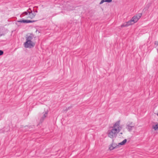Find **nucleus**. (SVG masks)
<instances>
[{"mask_svg":"<svg viewBox=\"0 0 158 158\" xmlns=\"http://www.w3.org/2000/svg\"><path fill=\"white\" fill-rule=\"evenodd\" d=\"M106 2L108 3L111 2L112 1V0H105Z\"/></svg>","mask_w":158,"mask_h":158,"instance_id":"obj_16","label":"nucleus"},{"mask_svg":"<svg viewBox=\"0 0 158 158\" xmlns=\"http://www.w3.org/2000/svg\"><path fill=\"white\" fill-rule=\"evenodd\" d=\"M142 16L141 13H139L134 16L132 19L128 22L124 23L121 25L122 27H127L136 22Z\"/></svg>","mask_w":158,"mask_h":158,"instance_id":"obj_3","label":"nucleus"},{"mask_svg":"<svg viewBox=\"0 0 158 158\" xmlns=\"http://www.w3.org/2000/svg\"><path fill=\"white\" fill-rule=\"evenodd\" d=\"M119 125L120 121H117L114 125L112 129L108 131L107 134L109 137L113 138L116 136L117 133L120 131Z\"/></svg>","mask_w":158,"mask_h":158,"instance_id":"obj_1","label":"nucleus"},{"mask_svg":"<svg viewBox=\"0 0 158 158\" xmlns=\"http://www.w3.org/2000/svg\"><path fill=\"white\" fill-rule=\"evenodd\" d=\"M36 15V13L35 12H34V13H31V15H30V16L28 17H30L31 19H32L34 18Z\"/></svg>","mask_w":158,"mask_h":158,"instance_id":"obj_12","label":"nucleus"},{"mask_svg":"<svg viewBox=\"0 0 158 158\" xmlns=\"http://www.w3.org/2000/svg\"><path fill=\"white\" fill-rule=\"evenodd\" d=\"M157 115L158 116V112H157Z\"/></svg>","mask_w":158,"mask_h":158,"instance_id":"obj_21","label":"nucleus"},{"mask_svg":"<svg viewBox=\"0 0 158 158\" xmlns=\"http://www.w3.org/2000/svg\"><path fill=\"white\" fill-rule=\"evenodd\" d=\"M10 130V127L8 126H6L5 127L3 130L0 131V132H8V131Z\"/></svg>","mask_w":158,"mask_h":158,"instance_id":"obj_7","label":"nucleus"},{"mask_svg":"<svg viewBox=\"0 0 158 158\" xmlns=\"http://www.w3.org/2000/svg\"><path fill=\"white\" fill-rule=\"evenodd\" d=\"M71 108H72V106H69L68 108H66V111H68L69 110V109H70Z\"/></svg>","mask_w":158,"mask_h":158,"instance_id":"obj_18","label":"nucleus"},{"mask_svg":"<svg viewBox=\"0 0 158 158\" xmlns=\"http://www.w3.org/2000/svg\"><path fill=\"white\" fill-rule=\"evenodd\" d=\"M1 116L0 117V120L1 119Z\"/></svg>","mask_w":158,"mask_h":158,"instance_id":"obj_22","label":"nucleus"},{"mask_svg":"<svg viewBox=\"0 0 158 158\" xmlns=\"http://www.w3.org/2000/svg\"><path fill=\"white\" fill-rule=\"evenodd\" d=\"M3 54V52L1 50H0V56H1Z\"/></svg>","mask_w":158,"mask_h":158,"instance_id":"obj_17","label":"nucleus"},{"mask_svg":"<svg viewBox=\"0 0 158 158\" xmlns=\"http://www.w3.org/2000/svg\"><path fill=\"white\" fill-rule=\"evenodd\" d=\"M44 114L43 116L41 118L40 120V123H42L44 121V119L47 116L48 113V111H46L43 113Z\"/></svg>","mask_w":158,"mask_h":158,"instance_id":"obj_6","label":"nucleus"},{"mask_svg":"<svg viewBox=\"0 0 158 158\" xmlns=\"http://www.w3.org/2000/svg\"><path fill=\"white\" fill-rule=\"evenodd\" d=\"M34 35L32 34L27 35L26 37V41L24 44V46L25 48H31L35 46V43L32 40L33 38Z\"/></svg>","mask_w":158,"mask_h":158,"instance_id":"obj_2","label":"nucleus"},{"mask_svg":"<svg viewBox=\"0 0 158 158\" xmlns=\"http://www.w3.org/2000/svg\"><path fill=\"white\" fill-rule=\"evenodd\" d=\"M127 141V140L126 139H124L123 141H122V142L118 143V145H124L125 143H126Z\"/></svg>","mask_w":158,"mask_h":158,"instance_id":"obj_10","label":"nucleus"},{"mask_svg":"<svg viewBox=\"0 0 158 158\" xmlns=\"http://www.w3.org/2000/svg\"><path fill=\"white\" fill-rule=\"evenodd\" d=\"M153 129L155 130H156L158 129V124H157L153 126Z\"/></svg>","mask_w":158,"mask_h":158,"instance_id":"obj_14","label":"nucleus"},{"mask_svg":"<svg viewBox=\"0 0 158 158\" xmlns=\"http://www.w3.org/2000/svg\"><path fill=\"white\" fill-rule=\"evenodd\" d=\"M117 146L115 144H112L109 147V149L110 150H111L116 148Z\"/></svg>","mask_w":158,"mask_h":158,"instance_id":"obj_9","label":"nucleus"},{"mask_svg":"<svg viewBox=\"0 0 158 158\" xmlns=\"http://www.w3.org/2000/svg\"><path fill=\"white\" fill-rule=\"evenodd\" d=\"M2 31H4V32H2V33H1V32H0V36H1L2 35H4L7 32L6 30L4 29H2Z\"/></svg>","mask_w":158,"mask_h":158,"instance_id":"obj_11","label":"nucleus"},{"mask_svg":"<svg viewBox=\"0 0 158 158\" xmlns=\"http://www.w3.org/2000/svg\"><path fill=\"white\" fill-rule=\"evenodd\" d=\"M35 12H37V10L35 11Z\"/></svg>","mask_w":158,"mask_h":158,"instance_id":"obj_20","label":"nucleus"},{"mask_svg":"<svg viewBox=\"0 0 158 158\" xmlns=\"http://www.w3.org/2000/svg\"><path fill=\"white\" fill-rule=\"evenodd\" d=\"M104 2H106L105 0H102L101 1V2H100L99 4H102Z\"/></svg>","mask_w":158,"mask_h":158,"instance_id":"obj_15","label":"nucleus"},{"mask_svg":"<svg viewBox=\"0 0 158 158\" xmlns=\"http://www.w3.org/2000/svg\"><path fill=\"white\" fill-rule=\"evenodd\" d=\"M134 127V126L126 125V128L129 131L131 132L132 131L133 128Z\"/></svg>","mask_w":158,"mask_h":158,"instance_id":"obj_8","label":"nucleus"},{"mask_svg":"<svg viewBox=\"0 0 158 158\" xmlns=\"http://www.w3.org/2000/svg\"><path fill=\"white\" fill-rule=\"evenodd\" d=\"M126 125H129L130 126H135V124L133 123V122H128L127 124H126Z\"/></svg>","mask_w":158,"mask_h":158,"instance_id":"obj_13","label":"nucleus"},{"mask_svg":"<svg viewBox=\"0 0 158 158\" xmlns=\"http://www.w3.org/2000/svg\"><path fill=\"white\" fill-rule=\"evenodd\" d=\"M34 20H29L23 19L17 21V22L19 23H31L35 22Z\"/></svg>","mask_w":158,"mask_h":158,"instance_id":"obj_4","label":"nucleus"},{"mask_svg":"<svg viewBox=\"0 0 158 158\" xmlns=\"http://www.w3.org/2000/svg\"><path fill=\"white\" fill-rule=\"evenodd\" d=\"M32 13V10L30 9V8L27 10L26 11L23 12L20 16L21 17H22L24 15H27L29 14V15H31V13Z\"/></svg>","mask_w":158,"mask_h":158,"instance_id":"obj_5","label":"nucleus"},{"mask_svg":"<svg viewBox=\"0 0 158 158\" xmlns=\"http://www.w3.org/2000/svg\"><path fill=\"white\" fill-rule=\"evenodd\" d=\"M155 44L157 45H158V41H157V42H156L155 43Z\"/></svg>","mask_w":158,"mask_h":158,"instance_id":"obj_19","label":"nucleus"}]
</instances>
